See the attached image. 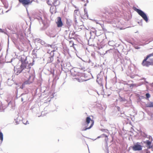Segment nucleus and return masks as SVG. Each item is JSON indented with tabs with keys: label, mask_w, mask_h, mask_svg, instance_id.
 <instances>
[{
	"label": "nucleus",
	"mask_w": 153,
	"mask_h": 153,
	"mask_svg": "<svg viewBox=\"0 0 153 153\" xmlns=\"http://www.w3.org/2000/svg\"><path fill=\"white\" fill-rule=\"evenodd\" d=\"M20 61L21 64L19 66H14V71L15 75H18L21 73H28L30 71L31 66L33 65L34 61L33 59V62L29 63L27 61V57L24 55L22 56Z\"/></svg>",
	"instance_id": "1"
},
{
	"label": "nucleus",
	"mask_w": 153,
	"mask_h": 153,
	"mask_svg": "<svg viewBox=\"0 0 153 153\" xmlns=\"http://www.w3.org/2000/svg\"><path fill=\"white\" fill-rule=\"evenodd\" d=\"M134 9L143 18L146 22H148V19L147 15L145 13L140 9H137L136 7H134Z\"/></svg>",
	"instance_id": "2"
},
{
	"label": "nucleus",
	"mask_w": 153,
	"mask_h": 153,
	"mask_svg": "<svg viewBox=\"0 0 153 153\" xmlns=\"http://www.w3.org/2000/svg\"><path fill=\"white\" fill-rule=\"evenodd\" d=\"M152 56H153V53L147 55L143 60L142 63V65L143 66L148 67L149 65H152V62L147 61L149 57Z\"/></svg>",
	"instance_id": "3"
},
{
	"label": "nucleus",
	"mask_w": 153,
	"mask_h": 153,
	"mask_svg": "<svg viewBox=\"0 0 153 153\" xmlns=\"http://www.w3.org/2000/svg\"><path fill=\"white\" fill-rule=\"evenodd\" d=\"M91 120V119L89 117H87L86 119V121L84 124L85 128H83L82 130L86 131L87 129H90L94 124V122H92L91 124V125L89 127H88V124L90 123V121Z\"/></svg>",
	"instance_id": "4"
},
{
	"label": "nucleus",
	"mask_w": 153,
	"mask_h": 153,
	"mask_svg": "<svg viewBox=\"0 0 153 153\" xmlns=\"http://www.w3.org/2000/svg\"><path fill=\"white\" fill-rule=\"evenodd\" d=\"M137 143L135 144L132 146V149L134 151H140L142 149V146Z\"/></svg>",
	"instance_id": "5"
},
{
	"label": "nucleus",
	"mask_w": 153,
	"mask_h": 153,
	"mask_svg": "<svg viewBox=\"0 0 153 153\" xmlns=\"http://www.w3.org/2000/svg\"><path fill=\"white\" fill-rule=\"evenodd\" d=\"M19 2L21 3L23 6H25L31 4L32 2L30 0H18Z\"/></svg>",
	"instance_id": "6"
},
{
	"label": "nucleus",
	"mask_w": 153,
	"mask_h": 153,
	"mask_svg": "<svg viewBox=\"0 0 153 153\" xmlns=\"http://www.w3.org/2000/svg\"><path fill=\"white\" fill-rule=\"evenodd\" d=\"M55 51L54 50L52 51L50 53H49V55L48 56V63H50L52 62L53 60V57L54 56V52Z\"/></svg>",
	"instance_id": "7"
},
{
	"label": "nucleus",
	"mask_w": 153,
	"mask_h": 153,
	"mask_svg": "<svg viewBox=\"0 0 153 153\" xmlns=\"http://www.w3.org/2000/svg\"><path fill=\"white\" fill-rule=\"evenodd\" d=\"M21 101L25 102L28 100V94H21Z\"/></svg>",
	"instance_id": "8"
},
{
	"label": "nucleus",
	"mask_w": 153,
	"mask_h": 153,
	"mask_svg": "<svg viewBox=\"0 0 153 153\" xmlns=\"http://www.w3.org/2000/svg\"><path fill=\"white\" fill-rule=\"evenodd\" d=\"M94 38L95 37H93L92 36H91L89 39L88 41V44L89 45L92 46L94 45Z\"/></svg>",
	"instance_id": "9"
},
{
	"label": "nucleus",
	"mask_w": 153,
	"mask_h": 153,
	"mask_svg": "<svg viewBox=\"0 0 153 153\" xmlns=\"http://www.w3.org/2000/svg\"><path fill=\"white\" fill-rule=\"evenodd\" d=\"M57 26L58 27H60L63 25V23L60 17H58L57 18V21L56 22Z\"/></svg>",
	"instance_id": "10"
},
{
	"label": "nucleus",
	"mask_w": 153,
	"mask_h": 153,
	"mask_svg": "<svg viewBox=\"0 0 153 153\" xmlns=\"http://www.w3.org/2000/svg\"><path fill=\"white\" fill-rule=\"evenodd\" d=\"M94 21L95 22H96L97 24H98L100 25L103 30H105V28L104 27L103 23L102 22L99 21L97 20H95Z\"/></svg>",
	"instance_id": "11"
},
{
	"label": "nucleus",
	"mask_w": 153,
	"mask_h": 153,
	"mask_svg": "<svg viewBox=\"0 0 153 153\" xmlns=\"http://www.w3.org/2000/svg\"><path fill=\"white\" fill-rule=\"evenodd\" d=\"M96 30L93 27L91 28L90 32V34L91 36H92L94 37H95V35L96 34Z\"/></svg>",
	"instance_id": "12"
},
{
	"label": "nucleus",
	"mask_w": 153,
	"mask_h": 153,
	"mask_svg": "<svg viewBox=\"0 0 153 153\" xmlns=\"http://www.w3.org/2000/svg\"><path fill=\"white\" fill-rule=\"evenodd\" d=\"M102 77L100 75H98L97 77L96 81L97 82L99 85L102 84Z\"/></svg>",
	"instance_id": "13"
},
{
	"label": "nucleus",
	"mask_w": 153,
	"mask_h": 153,
	"mask_svg": "<svg viewBox=\"0 0 153 153\" xmlns=\"http://www.w3.org/2000/svg\"><path fill=\"white\" fill-rule=\"evenodd\" d=\"M0 33L7 35L8 37H9V35L8 33V31L6 29H2L0 28Z\"/></svg>",
	"instance_id": "14"
},
{
	"label": "nucleus",
	"mask_w": 153,
	"mask_h": 153,
	"mask_svg": "<svg viewBox=\"0 0 153 153\" xmlns=\"http://www.w3.org/2000/svg\"><path fill=\"white\" fill-rule=\"evenodd\" d=\"M7 107V106H3V104L1 102L0 105V111L3 112L4 111L5 108Z\"/></svg>",
	"instance_id": "15"
},
{
	"label": "nucleus",
	"mask_w": 153,
	"mask_h": 153,
	"mask_svg": "<svg viewBox=\"0 0 153 153\" xmlns=\"http://www.w3.org/2000/svg\"><path fill=\"white\" fill-rule=\"evenodd\" d=\"M80 16V13L79 10H74V17L75 16H76L78 17V16L79 17Z\"/></svg>",
	"instance_id": "16"
},
{
	"label": "nucleus",
	"mask_w": 153,
	"mask_h": 153,
	"mask_svg": "<svg viewBox=\"0 0 153 153\" xmlns=\"http://www.w3.org/2000/svg\"><path fill=\"white\" fill-rule=\"evenodd\" d=\"M40 43L42 45H44L45 46H48L49 47L50 46L51 47H52V45H50L48 44H47L46 43L45 41L43 40H42L41 41Z\"/></svg>",
	"instance_id": "17"
},
{
	"label": "nucleus",
	"mask_w": 153,
	"mask_h": 153,
	"mask_svg": "<svg viewBox=\"0 0 153 153\" xmlns=\"http://www.w3.org/2000/svg\"><path fill=\"white\" fill-rule=\"evenodd\" d=\"M14 81L13 80V79L10 80L8 79L7 81V84L10 86H11L12 85Z\"/></svg>",
	"instance_id": "18"
},
{
	"label": "nucleus",
	"mask_w": 153,
	"mask_h": 153,
	"mask_svg": "<svg viewBox=\"0 0 153 153\" xmlns=\"http://www.w3.org/2000/svg\"><path fill=\"white\" fill-rule=\"evenodd\" d=\"M146 106L147 107H153V102H150L146 104Z\"/></svg>",
	"instance_id": "19"
},
{
	"label": "nucleus",
	"mask_w": 153,
	"mask_h": 153,
	"mask_svg": "<svg viewBox=\"0 0 153 153\" xmlns=\"http://www.w3.org/2000/svg\"><path fill=\"white\" fill-rule=\"evenodd\" d=\"M74 34L75 32L74 31H71L70 32L69 37L70 39L74 37Z\"/></svg>",
	"instance_id": "20"
},
{
	"label": "nucleus",
	"mask_w": 153,
	"mask_h": 153,
	"mask_svg": "<svg viewBox=\"0 0 153 153\" xmlns=\"http://www.w3.org/2000/svg\"><path fill=\"white\" fill-rule=\"evenodd\" d=\"M56 33L54 31V30L53 31V33H49V36L51 37H54L56 36Z\"/></svg>",
	"instance_id": "21"
},
{
	"label": "nucleus",
	"mask_w": 153,
	"mask_h": 153,
	"mask_svg": "<svg viewBox=\"0 0 153 153\" xmlns=\"http://www.w3.org/2000/svg\"><path fill=\"white\" fill-rule=\"evenodd\" d=\"M3 140V133L0 131V143H1Z\"/></svg>",
	"instance_id": "22"
},
{
	"label": "nucleus",
	"mask_w": 153,
	"mask_h": 153,
	"mask_svg": "<svg viewBox=\"0 0 153 153\" xmlns=\"http://www.w3.org/2000/svg\"><path fill=\"white\" fill-rule=\"evenodd\" d=\"M58 2V0H53V4L55 6H56L59 4V2Z\"/></svg>",
	"instance_id": "23"
},
{
	"label": "nucleus",
	"mask_w": 153,
	"mask_h": 153,
	"mask_svg": "<svg viewBox=\"0 0 153 153\" xmlns=\"http://www.w3.org/2000/svg\"><path fill=\"white\" fill-rule=\"evenodd\" d=\"M31 83V81H30L29 80H28L25 81L23 83L25 85H27V84H29L30 83Z\"/></svg>",
	"instance_id": "24"
},
{
	"label": "nucleus",
	"mask_w": 153,
	"mask_h": 153,
	"mask_svg": "<svg viewBox=\"0 0 153 153\" xmlns=\"http://www.w3.org/2000/svg\"><path fill=\"white\" fill-rule=\"evenodd\" d=\"M146 143L147 147L149 146H150V144H152L151 142L149 140H146Z\"/></svg>",
	"instance_id": "25"
},
{
	"label": "nucleus",
	"mask_w": 153,
	"mask_h": 153,
	"mask_svg": "<svg viewBox=\"0 0 153 153\" xmlns=\"http://www.w3.org/2000/svg\"><path fill=\"white\" fill-rule=\"evenodd\" d=\"M101 131L103 132H104L105 133H108V130L105 129H101Z\"/></svg>",
	"instance_id": "26"
},
{
	"label": "nucleus",
	"mask_w": 153,
	"mask_h": 153,
	"mask_svg": "<svg viewBox=\"0 0 153 153\" xmlns=\"http://www.w3.org/2000/svg\"><path fill=\"white\" fill-rule=\"evenodd\" d=\"M114 42L113 41H109L108 42V44L110 46H112L113 45V44Z\"/></svg>",
	"instance_id": "27"
},
{
	"label": "nucleus",
	"mask_w": 153,
	"mask_h": 153,
	"mask_svg": "<svg viewBox=\"0 0 153 153\" xmlns=\"http://www.w3.org/2000/svg\"><path fill=\"white\" fill-rule=\"evenodd\" d=\"M37 19L39 20V22H42L43 21L41 17H38V18H37Z\"/></svg>",
	"instance_id": "28"
},
{
	"label": "nucleus",
	"mask_w": 153,
	"mask_h": 153,
	"mask_svg": "<svg viewBox=\"0 0 153 153\" xmlns=\"http://www.w3.org/2000/svg\"><path fill=\"white\" fill-rule=\"evenodd\" d=\"M146 96L147 98H149L150 97V94L148 93L146 94Z\"/></svg>",
	"instance_id": "29"
},
{
	"label": "nucleus",
	"mask_w": 153,
	"mask_h": 153,
	"mask_svg": "<svg viewBox=\"0 0 153 153\" xmlns=\"http://www.w3.org/2000/svg\"><path fill=\"white\" fill-rule=\"evenodd\" d=\"M84 10V13H85L84 15L85 16H87L88 17V13H87V11L85 10V9Z\"/></svg>",
	"instance_id": "30"
},
{
	"label": "nucleus",
	"mask_w": 153,
	"mask_h": 153,
	"mask_svg": "<svg viewBox=\"0 0 153 153\" xmlns=\"http://www.w3.org/2000/svg\"><path fill=\"white\" fill-rule=\"evenodd\" d=\"M74 17V21L75 22V23L77 24V22L76 19L77 18V17L76 16H75V17Z\"/></svg>",
	"instance_id": "31"
},
{
	"label": "nucleus",
	"mask_w": 153,
	"mask_h": 153,
	"mask_svg": "<svg viewBox=\"0 0 153 153\" xmlns=\"http://www.w3.org/2000/svg\"><path fill=\"white\" fill-rule=\"evenodd\" d=\"M71 22L70 21H68V20H67V21H66V23L68 25H69V26H70L71 24L70 23V22Z\"/></svg>",
	"instance_id": "32"
},
{
	"label": "nucleus",
	"mask_w": 153,
	"mask_h": 153,
	"mask_svg": "<svg viewBox=\"0 0 153 153\" xmlns=\"http://www.w3.org/2000/svg\"><path fill=\"white\" fill-rule=\"evenodd\" d=\"M42 40H41V39H36V42H38L39 43H40V42Z\"/></svg>",
	"instance_id": "33"
},
{
	"label": "nucleus",
	"mask_w": 153,
	"mask_h": 153,
	"mask_svg": "<svg viewBox=\"0 0 153 153\" xmlns=\"http://www.w3.org/2000/svg\"><path fill=\"white\" fill-rule=\"evenodd\" d=\"M25 85L23 83L22 85L20 87V88L23 89L24 88Z\"/></svg>",
	"instance_id": "34"
},
{
	"label": "nucleus",
	"mask_w": 153,
	"mask_h": 153,
	"mask_svg": "<svg viewBox=\"0 0 153 153\" xmlns=\"http://www.w3.org/2000/svg\"><path fill=\"white\" fill-rule=\"evenodd\" d=\"M101 136H102V137H108V136L106 135L105 134H101Z\"/></svg>",
	"instance_id": "35"
},
{
	"label": "nucleus",
	"mask_w": 153,
	"mask_h": 153,
	"mask_svg": "<svg viewBox=\"0 0 153 153\" xmlns=\"http://www.w3.org/2000/svg\"><path fill=\"white\" fill-rule=\"evenodd\" d=\"M76 79L77 80H78L79 82H82L83 81L81 80V79H80V78H76Z\"/></svg>",
	"instance_id": "36"
},
{
	"label": "nucleus",
	"mask_w": 153,
	"mask_h": 153,
	"mask_svg": "<svg viewBox=\"0 0 153 153\" xmlns=\"http://www.w3.org/2000/svg\"><path fill=\"white\" fill-rule=\"evenodd\" d=\"M148 148V149H151V148H153L152 146V144H150V146H149L147 147Z\"/></svg>",
	"instance_id": "37"
},
{
	"label": "nucleus",
	"mask_w": 153,
	"mask_h": 153,
	"mask_svg": "<svg viewBox=\"0 0 153 153\" xmlns=\"http://www.w3.org/2000/svg\"><path fill=\"white\" fill-rule=\"evenodd\" d=\"M3 10L2 9H0V14L3 13Z\"/></svg>",
	"instance_id": "38"
},
{
	"label": "nucleus",
	"mask_w": 153,
	"mask_h": 153,
	"mask_svg": "<svg viewBox=\"0 0 153 153\" xmlns=\"http://www.w3.org/2000/svg\"><path fill=\"white\" fill-rule=\"evenodd\" d=\"M36 51L35 49H34L32 53L33 55L35 54V56H36V53H35V51Z\"/></svg>",
	"instance_id": "39"
},
{
	"label": "nucleus",
	"mask_w": 153,
	"mask_h": 153,
	"mask_svg": "<svg viewBox=\"0 0 153 153\" xmlns=\"http://www.w3.org/2000/svg\"><path fill=\"white\" fill-rule=\"evenodd\" d=\"M135 85V84H130V87H133Z\"/></svg>",
	"instance_id": "40"
},
{
	"label": "nucleus",
	"mask_w": 153,
	"mask_h": 153,
	"mask_svg": "<svg viewBox=\"0 0 153 153\" xmlns=\"http://www.w3.org/2000/svg\"><path fill=\"white\" fill-rule=\"evenodd\" d=\"M105 140L106 141V144H107V142L108 140V137H106V138H105Z\"/></svg>",
	"instance_id": "41"
},
{
	"label": "nucleus",
	"mask_w": 153,
	"mask_h": 153,
	"mask_svg": "<svg viewBox=\"0 0 153 153\" xmlns=\"http://www.w3.org/2000/svg\"><path fill=\"white\" fill-rule=\"evenodd\" d=\"M146 79L144 78H141V79H140V80H146Z\"/></svg>",
	"instance_id": "42"
},
{
	"label": "nucleus",
	"mask_w": 153,
	"mask_h": 153,
	"mask_svg": "<svg viewBox=\"0 0 153 153\" xmlns=\"http://www.w3.org/2000/svg\"><path fill=\"white\" fill-rule=\"evenodd\" d=\"M102 137V136H101V135H100V136H98L97 138V139H99L100 138Z\"/></svg>",
	"instance_id": "43"
},
{
	"label": "nucleus",
	"mask_w": 153,
	"mask_h": 153,
	"mask_svg": "<svg viewBox=\"0 0 153 153\" xmlns=\"http://www.w3.org/2000/svg\"><path fill=\"white\" fill-rule=\"evenodd\" d=\"M7 29H9V30H10L11 31H12V29L11 28H10L9 27H7Z\"/></svg>",
	"instance_id": "44"
},
{
	"label": "nucleus",
	"mask_w": 153,
	"mask_h": 153,
	"mask_svg": "<svg viewBox=\"0 0 153 153\" xmlns=\"http://www.w3.org/2000/svg\"><path fill=\"white\" fill-rule=\"evenodd\" d=\"M121 101H125V99L123 98H121Z\"/></svg>",
	"instance_id": "45"
},
{
	"label": "nucleus",
	"mask_w": 153,
	"mask_h": 153,
	"mask_svg": "<svg viewBox=\"0 0 153 153\" xmlns=\"http://www.w3.org/2000/svg\"><path fill=\"white\" fill-rule=\"evenodd\" d=\"M88 63H90V62H91V61L90 60V59H89V60H88Z\"/></svg>",
	"instance_id": "46"
},
{
	"label": "nucleus",
	"mask_w": 153,
	"mask_h": 153,
	"mask_svg": "<svg viewBox=\"0 0 153 153\" xmlns=\"http://www.w3.org/2000/svg\"><path fill=\"white\" fill-rule=\"evenodd\" d=\"M146 153H150V152L148 150L146 151Z\"/></svg>",
	"instance_id": "47"
},
{
	"label": "nucleus",
	"mask_w": 153,
	"mask_h": 153,
	"mask_svg": "<svg viewBox=\"0 0 153 153\" xmlns=\"http://www.w3.org/2000/svg\"><path fill=\"white\" fill-rule=\"evenodd\" d=\"M144 82L146 83H148V82L146 80H144Z\"/></svg>",
	"instance_id": "48"
},
{
	"label": "nucleus",
	"mask_w": 153,
	"mask_h": 153,
	"mask_svg": "<svg viewBox=\"0 0 153 153\" xmlns=\"http://www.w3.org/2000/svg\"><path fill=\"white\" fill-rule=\"evenodd\" d=\"M25 124H29V123L27 121L26 123H25Z\"/></svg>",
	"instance_id": "49"
},
{
	"label": "nucleus",
	"mask_w": 153,
	"mask_h": 153,
	"mask_svg": "<svg viewBox=\"0 0 153 153\" xmlns=\"http://www.w3.org/2000/svg\"><path fill=\"white\" fill-rule=\"evenodd\" d=\"M106 149H107V153H109V150L108 149V148H107Z\"/></svg>",
	"instance_id": "50"
},
{
	"label": "nucleus",
	"mask_w": 153,
	"mask_h": 153,
	"mask_svg": "<svg viewBox=\"0 0 153 153\" xmlns=\"http://www.w3.org/2000/svg\"><path fill=\"white\" fill-rule=\"evenodd\" d=\"M10 102H9V103H8L7 104L8 105H10Z\"/></svg>",
	"instance_id": "51"
},
{
	"label": "nucleus",
	"mask_w": 153,
	"mask_h": 153,
	"mask_svg": "<svg viewBox=\"0 0 153 153\" xmlns=\"http://www.w3.org/2000/svg\"><path fill=\"white\" fill-rule=\"evenodd\" d=\"M16 123L17 124H19V123L17 121H16Z\"/></svg>",
	"instance_id": "52"
},
{
	"label": "nucleus",
	"mask_w": 153,
	"mask_h": 153,
	"mask_svg": "<svg viewBox=\"0 0 153 153\" xmlns=\"http://www.w3.org/2000/svg\"><path fill=\"white\" fill-rule=\"evenodd\" d=\"M94 55V54L93 53H92L91 54V56H93Z\"/></svg>",
	"instance_id": "53"
},
{
	"label": "nucleus",
	"mask_w": 153,
	"mask_h": 153,
	"mask_svg": "<svg viewBox=\"0 0 153 153\" xmlns=\"http://www.w3.org/2000/svg\"><path fill=\"white\" fill-rule=\"evenodd\" d=\"M96 139H96H96H92V140L93 141H94V140H96Z\"/></svg>",
	"instance_id": "54"
},
{
	"label": "nucleus",
	"mask_w": 153,
	"mask_h": 153,
	"mask_svg": "<svg viewBox=\"0 0 153 153\" xmlns=\"http://www.w3.org/2000/svg\"><path fill=\"white\" fill-rule=\"evenodd\" d=\"M131 78H134V76H131Z\"/></svg>",
	"instance_id": "55"
},
{
	"label": "nucleus",
	"mask_w": 153,
	"mask_h": 153,
	"mask_svg": "<svg viewBox=\"0 0 153 153\" xmlns=\"http://www.w3.org/2000/svg\"><path fill=\"white\" fill-rule=\"evenodd\" d=\"M108 51H106V53H107Z\"/></svg>",
	"instance_id": "56"
},
{
	"label": "nucleus",
	"mask_w": 153,
	"mask_h": 153,
	"mask_svg": "<svg viewBox=\"0 0 153 153\" xmlns=\"http://www.w3.org/2000/svg\"><path fill=\"white\" fill-rule=\"evenodd\" d=\"M152 147H153V143L152 144Z\"/></svg>",
	"instance_id": "57"
},
{
	"label": "nucleus",
	"mask_w": 153,
	"mask_h": 153,
	"mask_svg": "<svg viewBox=\"0 0 153 153\" xmlns=\"http://www.w3.org/2000/svg\"><path fill=\"white\" fill-rule=\"evenodd\" d=\"M143 84H145V83H143Z\"/></svg>",
	"instance_id": "58"
},
{
	"label": "nucleus",
	"mask_w": 153,
	"mask_h": 153,
	"mask_svg": "<svg viewBox=\"0 0 153 153\" xmlns=\"http://www.w3.org/2000/svg\"><path fill=\"white\" fill-rule=\"evenodd\" d=\"M57 61H59V60H57Z\"/></svg>",
	"instance_id": "59"
}]
</instances>
